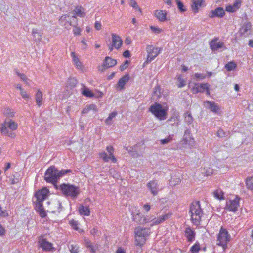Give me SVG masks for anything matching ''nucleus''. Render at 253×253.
<instances>
[{
  "mask_svg": "<svg viewBox=\"0 0 253 253\" xmlns=\"http://www.w3.org/2000/svg\"><path fill=\"white\" fill-rule=\"evenodd\" d=\"M71 172V170L59 171L54 166H51L45 172L44 178L47 182L56 184L60 177Z\"/></svg>",
  "mask_w": 253,
  "mask_h": 253,
  "instance_id": "f257e3e1",
  "label": "nucleus"
},
{
  "mask_svg": "<svg viewBox=\"0 0 253 253\" xmlns=\"http://www.w3.org/2000/svg\"><path fill=\"white\" fill-rule=\"evenodd\" d=\"M189 213L193 224L196 226L199 225L203 215V211L199 201H194L191 204Z\"/></svg>",
  "mask_w": 253,
  "mask_h": 253,
  "instance_id": "f03ea898",
  "label": "nucleus"
},
{
  "mask_svg": "<svg viewBox=\"0 0 253 253\" xmlns=\"http://www.w3.org/2000/svg\"><path fill=\"white\" fill-rule=\"evenodd\" d=\"M0 131L2 135L9 136L12 138L16 137V134L10 132L8 128L12 131L16 130L18 128V124L12 119H5L0 125Z\"/></svg>",
  "mask_w": 253,
  "mask_h": 253,
  "instance_id": "7ed1b4c3",
  "label": "nucleus"
},
{
  "mask_svg": "<svg viewBox=\"0 0 253 253\" xmlns=\"http://www.w3.org/2000/svg\"><path fill=\"white\" fill-rule=\"evenodd\" d=\"M149 110L156 118L161 121L166 119L169 107L166 104L162 105L159 103H155L150 107Z\"/></svg>",
  "mask_w": 253,
  "mask_h": 253,
  "instance_id": "20e7f679",
  "label": "nucleus"
},
{
  "mask_svg": "<svg viewBox=\"0 0 253 253\" xmlns=\"http://www.w3.org/2000/svg\"><path fill=\"white\" fill-rule=\"evenodd\" d=\"M132 221L137 224L144 225L151 222L148 216L143 215L138 207L131 206L129 209Z\"/></svg>",
  "mask_w": 253,
  "mask_h": 253,
  "instance_id": "39448f33",
  "label": "nucleus"
},
{
  "mask_svg": "<svg viewBox=\"0 0 253 253\" xmlns=\"http://www.w3.org/2000/svg\"><path fill=\"white\" fill-rule=\"evenodd\" d=\"M231 240V235L227 230L221 226L216 236V245L221 247L224 251L227 248V244Z\"/></svg>",
  "mask_w": 253,
  "mask_h": 253,
  "instance_id": "423d86ee",
  "label": "nucleus"
},
{
  "mask_svg": "<svg viewBox=\"0 0 253 253\" xmlns=\"http://www.w3.org/2000/svg\"><path fill=\"white\" fill-rule=\"evenodd\" d=\"M150 229L138 227L135 229V242L137 246H142L150 235Z\"/></svg>",
  "mask_w": 253,
  "mask_h": 253,
  "instance_id": "0eeeda50",
  "label": "nucleus"
},
{
  "mask_svg": "<svg viewBox=\"0 0 253 253\" xmlns=\"http://www.w3.org/2000/svg\"><path fill=\"white\" fill-rule=\"evenodd\" d=\"M60 189L64 195L70 196L73 198H76L80 193L79 187L70 184H61Z\"/></svg>",
  "mask_w": 253,
  "mask_h": 253,
  "instance_id": "6e6552de",
  "label": "nucleus"
},
{
  "mask_svg": "<svg viewBox=\"0 0 253 253\" xmlns=\"http://www.w3.org/2000/svg\"><path fill=\"white\" fill-rule=\"evenodd\" d=\"M38 244L39 247L43 251L51 252L54 250L53 244L48 241L43 235H41L38 237Z\"/></svg>",
  "mask_w": 253,
  "mask_h": 253,
  "instance_id": "1a4fd4ad",
  "label": "nucleus"
},
{
  "mask_svg": "<svg viewBox=\"0 0 253 253\" xmlns=\"http://www.w3.org/2000/svg\"><path fill=\"white\" fill-rule=\"evenodd\" d=\"M77 22L75 15L70 16L69 14L62 15L59 19L60 24L67 29L71 26H74L73 23L77 24Z\"/></svg>",
  "mask_w": 253,
  "mask_h": 253,
  "instance_id": "9d476101",
  "label": "nucleus"
},
{
  "mask_svg": "<svg viewBox=\"0 0 253 253\" xmlns=\"http://www.w3.org/2000/svg\"><path fill=\"white\" fill-rule=\"evenodd\" d=\"M147 52V59L145 63H148L154 60L160 53V49L152 45H148L146 46Z\"/></svg>",
  "mask_w": 253,
  "mask_h": 253,
  "instance_id": "9b49d317",
  "label": "nucleus"
},
{
  "mask_svg": "<svg viewBox=\"0 0 253 253\" xmlns=\"http://www.w3.org/2000/svg\"><path fill=\"white\" fill-rule=\"evenodd\" d=\"M112 43L108 45V50L110 52L113 51L114 48L120 49L123 44L122 40L120 36L115 34H111Z\"/></svg>",
  "mask_w": 253,
  "mask_h": 253,
  "instance_id": "f8f14e48",
  "label": "nucleus"
},
{
  "mask_svg": "<svg viewBox=\"0 0 253 253\" xmlns=\"http://www.w3.org/2000/svg\"><path fill=\"white\" fill-rule=\"evenodd\" d=\"M191 91L193 94L204 91H206V94L208 96L211 94L209 90V85L208 83H195L194 86L191 88Z\"/></svg>",
  "mask_w": 253,
  "mask_h": 253,
  "instance_id": "ddd939ff",
  "label": "nucleus"
},
{
  "mask_svg": "<svg viewBox=\"0 0 253 253\" xmlns=\"http://www.w3.org/2000/svg\"><path fill=\"white\" fill-rule=\"evenodd\" d=\"M95 93L92 92L85 86H84L82 88V94L83 95L89 98L95 97L96 98H102L103 93L98 90L95 91Z\"/></svg>",
  "mask_w": 253,
  "mask_h": 253,
  "instance_id": "4468645a",
  "label": "nucleus"
},
{
  "mask_svg": "<svg viewBox=\"0 0 253 253\" xmlns=\"http://www.w3.org/2000/svg\"><path fill=\"white\" fill-rule=\"evenodd\" d=\"M49 190L46 188H43L38 191L35 194L37 200L35 202L42 203L46 199L48 196Z\"/></svg>",
  "mask_w": 253,
  "mask_h": 253,
  "instance_id": "2eb2a0df",
  "label": "nucleus"
},
{
  "mask_svg": "<svg viewBox=\"0 0 253 253\" xmlns=\"http://www.w3.org/2000/svg\"><path fill=\"white\" fill-rule=\"evenodd\" d=\"M239 198L237 197L234 200H229V201L227 202V209L229 211H232L233 212H236L239 206Z\"/></svg>",
  "mask_w": 253,
  "mask_h": 253,
  "instance_id": "dca6fc26",
  "label": "nucleus"
},
{
  "mask_svg": "<svg viewBox=\"0 0 253 253\" xmlns=\"http://www.w3.org/2000/svg\"><path fill=\"white\" fill-rule=\"evenodd\" d=\"M225 14V11L223 8L218 7L214 10L209 12L208 16L210 18L218 17L222 18Z\"/></svg>",
  "mask_w": 253,
  "mask_h": 253,
  "instance_id": "f3484780",
  "label": "nucleus"
},
{
  "mask_svg": "<svg viewBox=\"0 0 253 253\" xmlns=\"http://www.w3.org/2000/svg\"><path fill=\"white\" fill-rule=\"evenodd\" d=\"M167 12L163 10H156L154 12V15L161 22H164L167 20Z\"/></svg>",
  "mask_w": 253,
  "mask_h": 253,
  "instance_id": "a211bd4d",
  "label": "nucleus"
},
{
  "mask_svg": "<svg viewBox=\"0 0 253 253\" xmlns=\"http://www.w3.org/2000/svg\"><path fill=\"white\" fill-rule=\"evenodd\" d=\"M184 235L188 242H192L195 240L196 233L190 227L188 226L185 229Z\"/></svg>",
  "mask_w": 253,
  "mask_h": 253,
  "instance_id": "6ab92c4d",
  "label": "nucleus"
},
{
  "mask_svg": "<svg viewBox=\"0 0 253 253\" xmlns=\"http://www.w3.org/2000/svg\"><path fill=\"white\" fill-rule=\"evenodd\" d=\"M241 6V0H235L233 4L227 5L225 7V10L228 12L233 13L238 10Z\"/></svg>",
  "mask_w": 253,
  "mask_h": 253,
  "instance_id": "aec40b11",
  "label": "nucleus"
},
{
  "mask_svg": "<svg viewBox=\"0 0 253 253\" xmlns=\"http://www.w3.org/2000/svg\"><path fill=\"white\" fill-rule=\"evenodd\" d=\"M181 143L183 145H188L191 146L194 144V139L191 137L189 132L185 131Z\"/></svg>",
  "mask_w": 253,
  "mask_h": 253,
  "instance_id": "412c9836",
  "label": "nucleus"
},
{
  "mask_svg": "<svg viewBox=\"0 0 253 253\" xmlns=\"http://www.w3.org/2000/svg\"><path fill=\"white\" fill-rule=\"evenodd\" d=\"M71 56L72 58L73 62L76 68L80 70H83L84 66L80 61L79 57L76 55L75 52H72L71 53Z\"/></svg>",
  "mask_w": 253,
  "mask_h": 253,
  "instance_id": "4be33fe9",
  "label": "nucleus"
},
{
  "mask_svg": "<svg viewBox=\"0 0 253 253\" xmlns=\"http://www.w3.org/2000/svg\"><path fill=\"white\" fill-rule=\"evenodd\" d=\"M147 186L152 194L154 196L157 195L158 193V186L156 181H150L147 183Z\"/></svg>",
  "mask_w": 253,
  "mask_h": 253,
  "instance_id": "5701e85b",
  "label": "nucleus"
},
{
  "mask_svg": "<svg viewBox=\"0 0 253 253\" xmlns=\"http://www.w3.org/2000/svg\"><path fill=\"white\" fill-rule=\"evenodd\" d=\"M218 38H215L210 43V47L212 50H216L224 46V43L222 42H217Z\"/></svg>",
  "mask_w": 253,
  "mask_h": 253,
  "instance_id": "b1692460",
  "label": "nucleus"
},
{
  "mask_svg": "<svg viewBox=\"0 0 253 253\" xmlns=\"http://www.w3.org/2000/svg\"><path fill=\"white\" fill-rule=\"evenodd\" d=\"M117 63L116 59H113L110 57H106L104 60V63L102 66L109 68L115 66Z\"/></svg>",
  "mask_w": 253,
  "mask_h": 253,
  "instance_id": "393cba45",
  "label": "nucleus"
},
{
  "mask_svg": "<svg viewBox=\"0 0 253 253\" xmlns=\"http://www.w3.org/2000/svg\"><path fill=\"white\" fill-rule=\"evenodd\" d=\"M35 210L39 213L42 218H44L46 216V212L44 211L42 203L35 202Z\"/></svg>",
  "mask_w": 253,
  "mask_h": 253,
  "instance_id": "a878e982",
  "label": "nucleus"
},
{
  "mask_svg": "<svg viewBox=\"0 0 253 253\" xmlns=\"http://www.w3.org/2000/svg\"><path fill=\"white\" fill-rule=\"evenodd\" d=\"M78 211L80 214L82 215L88 216L90 214V211L88 206L81 205L78 208Z\"/></svg>",
  "mask_w": 253,
  "mask_h": 253,
  "instance_id": "bb28decb",
  "label": "nucleus"
},
{
  "mask_svg": "<svg viewBox=\"0 0 253 253\" xmlns=\"http://www.w3.org/2000/svg\"><path fill=\"white\" fill-rule=\"evenodd\" d=\"M252 25L250 22L244 24L240 29L239 32L241 35L250 34Z\"/></svg>",
  "mask_w": 253,
  "mask_h": 253,
  "instance_id": "cd10ccee",
  "label": "nucleus"
},
{
  "mask_svg": "<svg viewBox=\"0 0 253 253\" xmlns=\"http://www.w3.org/2000/svg\"><path fill=\"white\" fill-rule=\"evenodd\" d=\"M204 104L206 107H208L214 113H218L219 110V107L214 102L207 101L204 102Z\"/></svg>",
  "mask_w": 253,
  "mask_h": 253,
  "instance_id": "c85d7f7f",
  "label": "nucleus"
},
{
  "mask_svg": "<svg viewBox=\"0 0 253 253\" xmlns=\"http://www.w3.org/2000/svg\"><path fill=\"white\" fill-rule=\"evenodd\" d=\"M35 101L37 105L40 107L43 101V94L40 89H37L35 94Z\"/></svg>",
  "mask_w": 253,
  "mask_h": 253,
  "instance_id": "c756f323",
  "label": "nucleus"
},
{
  "mask_svg": "<svg viewBox=\"0 0 253 253\" xmlns=\"http://www.w3.org/2000/svg\"><path fill=\"white\" fill-rule=\"evenodd\" d=\"M203 0H193L191 8L195 13L198 12V8L202 6Z\"/></svg>",
  "mask_w": 253,
  "mask_h": 253,
  "instance_id": "7c9ffc66",
  "label": "nucleus"
},
{
  "mask_svg": "<svg viewBox=\"0 0 253 253\" xmlns=\"http://www.w3.org/2000/svg\"><path fill=\"white\" fill-rule=\"evenodd\" d=\"M129 79V75L126 74L119 79L118 82V85L120 88V89H122L124 88L126 83L128 81Z\"/></svg>",
  "mask_w": 253,
  "mask_h": 253,
  "instance_id": "2f4dec72",
  "label": "nucleus"
},
{
  "mask_svg": "<svg viewBox=\"0 0 253 253\" xmlns=\"http://www.w3.org/2000/svg\"><path fill=\"white\" fill-rule=\"evenodd\" d=\"M74 12L77 16L80 17H84L85 13L84 9L82 6H77L74 10Z\"/></svg>",
  "mask_w": 253,
  "mask_h": 253,
  "instance_id": "473e14b6",
  "label": "nucleus"
},
{
  "mask_svg": "<svg viewBox=\"0 0 253 253\" xmlns=\"http://www.w3.org/2000/svg\"><path fill=\"white\" fill-rule=\"evenodd\" d=\"M90 111H93L94 112H96L97 111V108L95 104H91L86 106L82 110V113L87 114Z\"/></svg>",
  "mask_w": 253,
  "mask_h": 253,
  "instance_id": "72a5a7b5",
  "label": "nucleus"
},
{
  "mask_svg": "<svg viewBox=\"0 0 253 253\" xmlns=\"http://www.w3.org/2000/svg\"><path fill=\"white\" fill-rule=\"evenodd\" d=\"M212 195L213 197L216 199L219 200H222L224 199V193L221 189H217L215 190L212 193Z\"/></svg>",
  "mask_w": 253,
  "mask_h": 253,
  "instance_id": "f704fd0d",
  "label": "nucleus"
},
{
  "mask_svg": "<svg viewBox=\"0 0 253 253\" xmlns=\"http://www.w3.org/2000/svg\"><path fill=\"white\" fill-rule=\"evenodd\" d=\"M85 245L92 253H95L96 250L98 249V246L97 245H93L88 240L85 241Z\"/></svg>",
  "mask_w": 253,
  "mask_h": 253,
  "instance_id": "c9c22d12",
  "label": "nucleus"
},
{
  "mask_svg": "<svg viewBox=\"0 0 253 253\" xmlns=\"http://www.w3.org/2000/svg\"><path fill=\"white\" fill-rule=\"evenodd\" d=\"M106 150L108 152L109 154V156H110L111 160L112 162L114 163L117 162V159L115 158L114 155H113L114 148L112 146H108L106 147Z\"/></svg>",
  "mask_w": 253,
  "mask_h": 253,
  "instance_id": "e433bc0d",
  "label": "nucleus"
},
{
  "mask_svg": "<svg viewBox=\"0 0 253 253\" xmlns=\"http://www.w3.org/2000/svg\"><path fill=\"white\" fill-rule=\"evenodd\" d=\"M3 115L7 118H14L15 116V112L14 111L10 108H6L3 112Z\"/></svg>",
  "mask_w": 253,
  "mask_h": 253,
  "instance_id": "4c0bfd02",
  "label": "nucleus"
},
{
  "mask_svg": "<svg viewBox=\"0 0 253 253\" xmlns=\"http://www.w3.org/2000/svg\"><path fill=\"white\" fill-rule=\"evenodd\" d=\"M201 173L206 176H210L213 174V170L212 169L208 167L204 168L201 170Z\"/></svg>",
  "mask_w": 253,
  "mask_h": 253,
  "instance_id": "58836bf2",
  "label": "nucleus"
},
{
  "mask_svg": "<svg viewBox=\"0 0 253 253\" xmlns=\"http://www.w3.org/2000/svg\"><path fill=\"white\" fill-rule=\"evenodd\" d=\"M225 67L228 71H230L235 70L237 65L234 62L230 61L225 65Z\"/></svg>",
  "mask_w": 253,
  "mask_h": 253,
  "instance_id": "ea45409f",
  "label": "nucleus"
},
{
  "mask_svg": "<svg viewBox=\"0 0 253 253\" xmlns=\"http://www.w3.org/2000/svg\"><path fill=\"white\" fill-rule=\"evenodd\" d=\"M200 250V246L199 243L196 242L190 248L191 253H198Z\"/></svg>",
  "mask_w": 253,
  "mask_h": 253,
  "instance_id": "a19ab883",
  "label": "nucleus"
},
{
  "mask_svg": "<svg viewBox=\"0 0 253 253\" xmlns=\"http://www.w3.org/2000/svg\"><path fill=\"white\" fill-rule=\"evenodd\" d=\"M130 5L134 9H135L138 11L139 12V13L142 14V10L139 7L136 1L135 0H130Z\"/></svg>",
  "mask_w": 253,
  "mask_h": 253,
  "instance_id": "79ce46f5",
  "label": "nucleus"
},
{
  "mask_svg": "<svg viewBox=\"0 0 253 253\" xmlns=\"http://www.w3.org/2000/svg\"><path fill=\"white\" fill-rule=\"evenodd\" d=\"M247 187L251 190H253V177H249L246 180Z\"/></svg>",
  "mask_w": 253,
  "mask_h": 253,
  "instance_id": "37998d69",
  "label": "nucleus"
},
{
  "mask_svg": "<svg viewBox=\"0 0 253 253\" xmlns=\"http://www.w3.org/2000/svg\"><path fill=\"white\" fill-rule=\"evenodd\" d=\"M177 85L178 87L182 88L185 86L186 83L185 80L182 78L181 76H179L177 78Z\"/></svg>",
  "mask_w": 253,
  "mask_h": 253,
  "instance_id": "c03bdc74",
  "label": "nucleus"
},
{
  "mask_svg": "<svg viewBox=\"0 0 253 253\" xmlns=\"http://www.w3.org/2000/svg\"><path fill=\"white\" fill-rule=\"evenodd\" d=\"M149 219H150V220H152L151 222L152 221V223L151 224V226L157 225L163 222L159 217H158L157 218H152V217H149Z\"/></svg>",
  "mask_w": 253,
  "mask_h": 253,
  "instance_id": "a18cd8bd",
  "label": "nucleus"
},
{
  "mask_svg": "<svg viewBox=\"0 0 253 253\" xmlns=\"http://www.w3.org/2000/svg\"><path fill=\"white\" fill-rule=\"evenodd\" d=\"M178 10L182 12H185L186 11V9L185 8L183 3L180 0H175Z\"/></svg>",
  "mask_w": 253,
  "mask_h": 253,
  "instance_id": "49530a36",
  "label": "nucleus"
},
{
  "mask_svg": "<svg viewBox=\"0 0 253 253\" xmlns=\"http://www.w3.org/2000/svg\"><path fill=\"white\" fill-rule=\"evenodd\" d=\"M117 113L116 112H113L109 114L108 117L105 120V124L109 125L111 123L112 119L116 117Z\"/></svg>",
  "mask_w": 253,
  "mask_h": 253,
  "instance_id": "de8ad7c7",
  "label": "nucleus"
},
{
  "mask_svg": "<svg viewBox=\"0 0 253 253\" xmlns=\"http://www.w3.org/2000/svg\"><path fill=\"white\" fill-rule=\"evenodd\" d=\"M70 225L71 227L76 231H79V228L78 227V223L77 221L72 219L69 222Z\"/></svg>",
  "mask_w": 253,
  "mask_h": 253,
  "instance_id": "09e8293b",
  "label": "nucleus"
},
{
  "mask_svg": "<svg viewBox=\"0 0 253 253\" xmlns=\"http://www.w3.org/2000/svg\"><path fill=\"white\" fill-rule=\"evenodd\" d=\"M16 73L20 78L21 80L25 83V84H28V79L24 74L20 73L18 71H16Z\"/></svg>",
  "mask_w": 253,
  "mask_h": 253,
  "instance_id": "8fccbe9b",
  "label": "nucleus"
},
{
  "mask_svg": "<svg viewBox=\"0 0 253 253\" xmlns=\"http://www.w3.org/2000/svg\"><path fill=\"white\" fill-rule=\"evenodd\" d=\"M20 95L22 97L26 100H28L30 99V95L27 92L24 90L23 89L20 91Z\"/></svg>",
  "mask_w": 253,
  "mask_h": 253,
  "instance_id": "3c124183",
  "label": "nucleus"
},
{
  "mask_svg": "<svg viewBox=\"0 0 253 253\" xmlns=\"http://www.w3.org/2000/svg\"><path fill=\"white\" fill-rule=\"evenodd\" d=\"M99 155L105 162H108L109 159H111L110 156H109V157H108L105 152H101L99 153Z\"/></svg>",
  "mask_w": 253,
  "mask_h": 253,
  "instance_id": "603ef678",
  "label": "nucleus"
},
{
  "mask_svg": "<svg viewBox=\"0 0 253 253\" xmlns=\"http://www.w3.org/2000/svg\"><path fill=\"white\" fill-rule=\"evenodd\" d=\"M150 28L152 30V31L155 34H159L163 31V30L161 29L156 26H150Z\"/></svg>",
  "mask_w": 253,
  "mask_h": 253,
  "instance_id": "864d4df0",
  "label": "nucleus"
},
{
  "mask_svg": "<svg viewBox=\"0 0 253 253\" xmlns=\"http://www.w3.org/2000/svg\"><path fill=\"white\" fill-rule=\"evenodd\" d=\"M130 62L128 60H126L123 64L121 65L119 67V69L120 71H123L126 69L128 65H129Z\"/></svg>",
  "mask_w": 253,
  "mask_h": 253,
  "instance_id": "5fc2aeb1",
  "label": "nucleus"
},
{
  "mask_svg": "<svg viewBox=\"0 0 253 253\" xmlns=\"http://www.w3.org/2000/svg\"><path fill=\"white\" fill-rule=\"evenodd\" d=\"M172 214L170 213H166L161 216H159L162 222H163L165 220L169 219L171 216Z\"/></svg>",
  "mask_w": 253,
  "mask_h": 253,
  "instance_id": "6e6d98bb",
  "label": "nucleus"
},
{
  "mask_svg": "<svg viewBox=\"0 0 253 253\" xmlns=\"http://www.w3.org/2000/svg\"><path fill=\"white\" fill-rule=\"evenodd\" d=\"M73 32L75 36H79L81 34V29L79 27L74 26Z\"/></svg>",
  "mask_w": 253,
  "mask_h": 253,
  "instance_id": "4d7b16f0",
  "label": "nucleus"
},
{
  "mask_svg": "<svg viewBox=\"0 0 253 253\" xmlns=\"http://www.w3.org/2000/svg\"><path fill=\"white\" fill-rule=\"evenodd\" d=\"M70 251L71 253H78L79 252V247L76 245H72Z\"/></svg>",
  "mask_w": 253,
  "mask_h": 253,
  "instance_id": "13d9d810",
  "label": "nucleus"
},
{
  "mask_svg": "<svg viewBox=\"0 0 253 253\" xmlns=\"http://www.w3.org/2000/svg\"><path fill=\"white\" fill-rule=\"evenodd\" d=\"M9 182L11 184H15L18 183V179L15 178V175H13L11 176V177L9 178Z\"/></svg>",
  "mask_w": 253,
  "mask_h": 253,
  "instance_id": "bf43d9fd",
  "label": "nucleus"
},
{
  "mask_svg": "<svg viewBox=\"0 0 253 253\" xmlns=\"http://www.w3.org/2000/svg\"><path fill=\"white\" fill-rule=\"evenodd\" d=\"M154 95H156L158 97H159L161 93V89L160 86L155 87L154 91Z\"/></svg>",
  "mask_w": 253,
  "mask_h": 253,
  "instance_id": "052dcab7",
  "label": "nucleus"
},
{
  "mask_svg": "<svg viewBox=\"0 0 253 253\" xmlns=\"http://www.w3.org/2000/svg\"><path fill=\"white\" fill-rule=\"evenodd\" d=\"M8 215L6 210H3L2 207L0 206V216L6 217Z\"/></svg>",
  "mask_w": 253,
  "mask_h": 253,
  "instance_id": "680f3d73",
  "label": "nucleus"
},
{
  "mask_svg": "<svg viewBox=\"0 0 253 253\" xmlns=\"http://www.w3.org/2000/svg\"><path fill=\"white\" fill-rule=\"evenodd\" d=\"M143 209L146 212L149 211L151 209V206L149 204H145L143 205Z\"/></svg>",
  "mask_w": 253,
  "mask_h": 253,
  "instance_id": "e2e57ef3",
  "label": "nucleus"
},
{
  "mask_svg": "<svg viewBox=\"0 0 253 253\" xmlns=\"http://www.w3.org/2000/svg\"><path fill=\"white\" fill-rule=\"evenodd\" d=\"M171 140H172V138H171L170 137H168L166 138L162 139L161 140V143L162 144H166V143H168L170 142L171 141Z\"/></svg>",
  "mask_w": 253,
  "mask_h": 253,
  "instance_id": "0e129e2a",
  "label": "nucleus"
},
{
  "mask_svg": "<svg viewBox=\"0 0 253 253\" xmlns=\"http://www.w3.org/2000/svg\"><path fill=\"white\" fill-rule=\"evenodd\" d=\"M194 77L195 78H196L197 79H201V80L204 79L206 78L205 75L202 74L198 73H196L194 74Z\"/></svg>",
  "mask_w": 253,
  "mask_h": 253,
  "instance_id": "69168bd1",
  "label": "nucleus"
},
{
  "mask_svg": "<svg viewBox=\"0 0 253 253\" xmlns=\"http://www.w3.org/2000/svg\"><path fill=\"white\" fill-rule=\"evenodd\" d=\"M225 133L221 129H219L217 132V135L219 137H223L225 136Z\"/></svg>",
  "mask_w": 253,
  "mask_h": 253,
  "instance_id": "338daca9",
  "label": "nucleus"
},
{
  "mask_svg": "<svg viewBox=\"0 0 253 253\" xmlns=\"http://www.w3.org/2000/svg\"><path fill=\"white\" fill-rule=\"evenodd\" d=\"M101 24L99 22H95L94 24V27L97 30H100L101 29Z\"/></svg>",
  "mask_w": 253,
  "mask_h": 253,
  "instance_id": "774afa93",
  "label": "nucleus"
}]
</instances>
